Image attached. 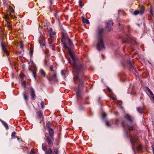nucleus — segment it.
<instances>
[{"label": "nucleus", "mask_w": 154, "mask_h": 154, "mask_svg": "<svg viewBox=\"0 0 154 154\" xmlns=\"http://www.w3.org/2000/svg\"><path fill=\"white\" fill-rule=\"evenodd\" d=\"M61 41L63 44V48L65 49L67 48L68 49V53L72 60V61L71 59L68 58V60L73 68V72L74 76V82L76 83H79V89L76 91V95H80L79 88L83 85L84 84L83 81L84 79L83 76V66L81 63H79L74 54L71 50L73 46L72 42L68 37L67 33L64 30L62 32Z\"/></svg>", "instance_id": "1"}, {"label": "nucleus", "mask_w": 154, "mask_h": 154, "mask_svg": "<svg viewBox=\"0 0 154 154\" xmlns=\"http://www.w3.org/2000/svg\"><path fill=\"white\" fill-rule=\"evenodd\" d=\"M122 125L125 129L126 135L128 136L130 138L131 142L132 145V148L133 151L135 152L134 144L137 140L136 136L134 135V134L133 135H132V134L136 132L137 130L134 129L131 125L127 126L125 121L122 122Z\"/></svg>", "instance_id": "2"}, {"label": "nucleus", "mask_w": 154, "mask_h": 154, "mask_svg": "<svg viewBox=\"0 0 154 154\" xmlns=\"http://www.w3.org/2000/svg\"><path fill=\"white\" fill-rule=\"evenodd\" d=\"M104 29L102 28H98L97 31L96 42L97 44V49L99 51L105 49V47L104 44L103 35Z\"/></svg>", "instance_id": "3"}, {"label": "nucleus", "mask_w": 154, "mask_h": 154, "mask_svg": "<svg viewBox=\"0 0 154 154\" xmlns=\"http://www.w3.org/2000/svg\"><path fill=\"white\" fill-rule=\"evenodd\" d=\"M55 32L53 31V29L51 28L49 33L50 38L48 39L49 44H51L54 42L56 39L55 36Z\"/></svg>", "instance_id": "4"}, {"label": "nucleus", "mask_w": 154, "mask_h": 154, "mask_svg": "<svg viewBox=\"0 0 154 154\" xmlns=\"http://www.w3.org/2000/svg\"><path fill=\"white\" fill-rule=\"evenodd\" d=\"M145 89H146L150 94V95H149V97L150 99L154 102V95L152 92L148 87H145Z\"/></svg>", "instance_id": "5"}, {"label": "nucleus", "mask_w": 154, "mask_h": 154, "mask_svg": "<svg viewBox=\"0 0 154 154\" xmlns=\"http://www.w3.org/2000/svg\"><path fill=\"white\" fill-rule=\"evenodd\" d=\"M48 79L50 82L52 80H54V81H57V77L56 73H54L52 76L49 77L48 78Z\"/></svg>", "instance_id": "6"}, {"label": "nucleus", "mask_w": 154, "mask_h": 154, "mask_svg": "<svg viewBox=\"0 0 154 154\" xmlns=\"http://www.w3.org/2000/svg\"><path fill=\"white\" fill-rule=\"evenodd\" d=\"M136 42L135 40L133 38H131L129 37L127 40L123 42V43H127L129 44H132L133 42L135 43Z\"/></svg>", "instance_id": "7"}, {"label": "nucleus", "mask_w": 154, "mask_h": 154, "mask_svg": "<svg viewBox=\"0 0 154 154\" xmlns=\"http://www.w3.org/2000/svg\"><path fill=\"white\" fill-rule=\"evenodd\" d=\"M1 46H2V48L3 51L5 53H6L7 55V56L9 54L5 47V45L4 44H3V43L2 42L1 44Z\"/></svg>", "instance_id": "8"}, {"label": "nucleus", "mask_w": 154, "mask_h": 154, "mask_svg": "<svg viewBox=\"0 0 154 154\" xmlns=\"http://www.w3.org/2000/svg\"><path fill=\"white\" fill-rule=\"evenodd\" d=\"M112 25V20H110L109 22L107 23L106 25V28L107 29L108 31H110Z\"/></svg>", "instance_id": "9"}, {"label": "nucleus", "mask_w": 154, "mask_h": 154, "mask_svg": "<svg viewBox=\"0 0 154 154\" xmlns=\"http://www.w3.org/2000/svg\"><path fill=\"white\" fill-rule=\"evenodd\" d=\"M124 117L125 119L129 121L131 123L132 122V117L129 115L128 114H126L124 116Z\"/></svg>", "instance_id": "10"}, {"label": "nucleus", "mask_w": 154, "mask_h": 154, "mask_svg": "<svg viewBox=\"0 0 154 154\" xmlns=\"http://www.w3.org/2000/svg\"><path fill=\"white\" fill-rule=\"evenodd\" d=\"M30 91L31 92L30 95L32 97L31 99L32 100H34L35 97V93L34 91L33 88H31L30 89Z\"/></svg>", "instance_id": "11"}, {"label": "nucleus", "mask_w": 154, "mask_h": 154, "mask_svg": "<svg viewBox=\"0 0 154 154\" xmlns=\"http://www.w3.org/2000/svg\"><path fill=\"white\" fill-rule=\"evenodd\" d=\"M37 114L38 118L39 119H43V116L42 114V112L41 111L38 112L37 113Z\"/></svg>", "instance_id": "12"}, {"label": "nucleus", "mask_w": 154, "mask_h": 154, "mask_svg": "<svg viewBox=\"0 0 154 154\" xmlns=\"http://www.w3.org/2000/svg\"><path fill=\"white\" fill-rule=\"evenodd\" d=\"M145 107L144 106H139L137 108V109L138 111L141 114H142L143 113V110L144 109Z\"/></svg>", "instance_id": "13"}, {"label": "nucleus", "mask_w": 154, "mask_h": 154, "mask_svg": "<svg viewBox=\"0 0 154 154\" xmlns=\"http://www.w3.org/2000/svg\"><path fill=\"white\" fill-rule=\"evenodd\" d=\"M39 42L41 46H44L45 45V40L42 38H39Z\"/></svg>", "instance_id": "14"}, {"label": "nucleus", "mask_w": 154, "mask_h": 154, "mask_svg": "<svg viewBox=\"0 0 154 154\" xmlns=\"http://www.w3.org/2000/svg\"><path fill=\"white\" fill-rule=\"evenodd\" d=\"M48 130L49 133V135L52 138H53L54 134V131H53V130L52 129L49 128H48Z\"/></svg>", "instance_id": "15"}, {"label": "nucleus", "mask_w": 154, "mask_h": 154, "mask_svg": "<svg viewBox=\"0 0 154 154\" xmlns=\"http://www.w3.org/2000/svg\"><path fill=\"white\" fill-rule=\"evenodd\" d=\"M46 140L47 142L48 143V145H49V146H52V142L49 137H47Z\"/></svg>", "instance_id": "16"}, {"label": "nucleus", "mask_w": 154, "mask_h": 154, "mask_svg": "<svg viewBox=\"0 0 154 154\" xmlns=\"http://www.w3.org/2000/svg\"><path fill=\"white\" fill-rule=\"evenodd\" d=\"M127 63L130 66V68L131 69L134 68V66L133 65V63L132 61H130L129 60H127Z\"/></svg>", "instance_id": "17"}, {"label": "nucleus", "mask_w": 154, "mask_h": 154, "mask_svg": "<svg viewBox=\"0 0 154 154\" xmlns=\"http://www.w3.org/2000/svg\"><path fill=\"white\" fill-rule=\"evenodd\" d=\"M23 95L24 100L26 101V102H27L28 99V94L26 93V91H25L24 92Z\"/></svg>", "instance_id": "18"}, {"label": "nucleus", "mask_w": 154, "mask_h": 154, "mask_svg": "<svg viewBox=\"0 0 154 154\" xmlns=\"http://www.w3.org/2000/svg\"><path fill=\"white\" fill-rule=\"evenodd\" d=\"M145 9L144 7L143 6H141L140 7V14L141 15H142L143 14L144 12Z\"/></svg>", "instance_id": "19"}, {"label": "nucleus", "mask_w": 154, "mask_h": 154, "mask_svg": "<svg viewBox=\"0 0 154 154\" xmlns=\"http://www.w3.org/2000/svg\"><path fill=\"white\" fill-rule=\"evenodd\" d=\"M82 20L83 22L84 23H85L87 24H89V21L86 18H84L83 17H82Z\"/></svg>", "instance_id": "20"}, {"label": "nucleus", "mask_w": 154, "mask_h": 154, "mask_svg": "<svg viewBox=\"0 0 154 154\" xmlns=\"http://www.w3.org/2000/svg\"><path fill=\"white\" fill-rule=\"evenodd\" d=\"M33 48L32 47H31L30 48V51H29L30 56L31 57H32V56L33 55Z\"/></svg>", "instance_id": "21"}, {"label": "nucleus", "mask_w": 154, "mask_h": 154, "mask_svg": "<svg viewBox=\"0 0 154 154\" xmlns=\"http://www.w3.org/2000/svg\"><path fill=\"white\" fill-rule=\"evenodd\" d=\"M45 152L46 154H51L52 152V150L50 148H49L48 150L45 151Z\"/></svg>", "instance_id": "22"}, {"label": "nucleus", "mask_w": 154, "mask_h": 154, "mask_svg": "<svg viewBox=\"0 0 154 154\" xmlns=\"http://www.w3.org/2000/svg\"><path fill=\"white\" fill-rule=\"evenodd\" d=\"M2 122L3 124V125H4V126L7 129H8V125L5 122L2 121Z\"/></svg>", "instance_id": "23"}, {"label": "nucleus", "mask_w": 154, "mask_h": 154, "mask_svg": "<svg viewBox=\"0 0 154 154\" xmlns=\"http://www.w3.org/2000/svg\"><path fill=\"white\" fill-rule=\"evenodd\" d=\"M30 71L32 72V75L35 78V79H36V72L35 71H33L32 70H30Z\"/></svg>", "instance_id": "24"}, {"label": "nucleus", "mask_w": 154, "mask_h": 154, "mask_svg": "<svg viewBox=\"0 0 154 154\" xmlns=\"http://www.w3.org/2000/svg\"><path fill=\"white\" fill-rule=\"evenodd\" d=\"M9 9L11 13H14V11L13 8L11 7V6H9Z\"/></svg>", "instance_id": "25"}, {"label": "nucleus", "mask_w": 154, "mask_h": 154, "mask_svg": "<svg viewBox=\"0 0 154 154\" xmlns=\"http://www.w3.org/2000/svg\"><path fill=\"white\" fill-rule=\"evenodd\" d=\"M54 154H58L59 151L57 149H54V152H53Z\"/></svg>", "instance_id": "26"}, {"label": "nucleus", "mask_w": 154, "mask_h": 154, "mask_svg": "<svg viewBox=\"0 0 154 154\" xmlns=\"http://www.w3.org/2000/svg\"><path fill=\"white\" fill-rule=\"evenodd\" d=\"M42 149L44 151H45L46 150L47 148H46V147L45 144H42Z\"/></svg>", "instance_id": "27"}, {"label": "nucleus", "mask_w": 154, "mask_h": 154, "mask_svg": "<svg viewBox=\"0 0 154 154\" xmlns=\"http://www.w3.org/2000/svg\"><path fill=\"white\" fill-rule=\"evenodd\" d=\"M29 63L30 64H31V65H32V66H34V67H35V65L33 61H32L31 60L30 61V62H29Z\"/></svg>", "instance_id": "28"}, {"label": "nucleus", "mask_w": 154, "mask_h": 154, "mask_svg": "<svg viewBox=\"0 0 154 154\" xmlns=\"http://www.w3.org/2000/svg\"><path fill=\"white\" fill-rule=\"evenodd\" d=\"M40 73L41 74L44 75V76H45V71L42 69H41L40 70Z\"/></svg>", "instance_id": "29"}, {"label": "nucleus", "mask_w": 154, "mask_h": 154, "mask_svg": "<svg viewBox=\"0 0 154 154\" xmlns=\"http://www.w3.org/2000/svg\"><path fill=\"white\" fill-rule=\"evenodd\" d=\"M66 72V71L65 70H62L61 71V74L62 75L65 76V73Z\"/></svg>", "instance_id": "30"}, {"label": "nucleus", "mask_w": 154, "mask_h": 154, "mask_svg": "<svg viewBox=\"0 0 154 154\" xmlns=\"http://www.w3.org/2000/svg\"><path fill=\"white\" fill-rule=\"evenodd\" d=\"M138 14H140V12L138 10L135 11L134 13V15H137Z\"/></svg>", "instance_id": "31"}, {"label": "nucleus", "mask_w": 154, "mask_h": 154, "mask_svg": "<svg viewBox=\"0 0 154 154\" xmlns=\"http://www.w3.org/2000/svg\"><path fill=\"white\" fill-rule=\"evenodd\" d=\"M106 124L107 126H110L111 125V122H108L106 121Z\"/></svg>", "instance_id": "32"}, {"label": "nucleus", "mask_w": 154, "mask_h": 154, "mask_svg": "<svg viewBox=\"0 0 154 154\" xmlns=\"http://www.w3.org/2000/svg\"><path fill=\"white\" fill-rule=\"evenodd\" d=\"M111 98L112 99V100H113L115 102L117 101L116 98V97L115 96H112L111 97Z\"/></svg>", "instance_id": "33"}, {"label": "nucleus", "mask_w": 154, "mask_h": 154, "mask_svg": "<svg viewBox=\"0 0 154 154\" xmlns=\"http://www.w3.org/2000/svg\"><path fill=\"white\" fill-rule=\"evenodd\" d=\"M16 132L14 131L13 132L12 134H11V136L12 137H14L15 136V134H16Z\"/></svg>", "instance_id": "34"}, {"label": "nucleus", "mask_w": 154, "mask_h": 154, "mask_svg": "<svg viewBox=\"0 0 154 154\" xmlns=\"http://www.w3.org/2000/svg\"><path fill=\"white\" fill-rule=\"evenodd\" d=\"M141 145L139 146L137 148V150L138 151L141 150Z\"/></svg>", "instance_id": "35"}, {"label": "nucleus", "mask_w": 154, "mask_h": 154, "mask_svg": "<svg viewBox=\"0 0 154 154\" xmlns=\"http://www.w3.org/2000/svg\"><path fill=\"white\" fill-rule=\"evenodd\" d=\"M41 106L42 107V108H43L44 107V103L43 101H42L41 103Z\"/></svg>", "instance_id": "36"}, {"label": "nucleus", "mask_w": 154, "mask_h": 154, "mask_svg": "<svg viewBox=\"0 0 154 154\" xmlns=\"http://www.w3.org/2000/svg\"><path fill=\"white\" fill-rule=\"evenodd\" d=\"M23 45L22 42H20V48L22 49V50H23Z\"/></svg>", "instance_id": "37"}, {"label": "nucleus", "mask_w": 154, "mask_h": 154, "mask_svg": "<svg viewBox=\"0 0 154 154\" xmlns=\"http://www.w3.org/2000/svg\"><path fill=\"white\" fill-rule=\"evenodd\" d=\"M106 116V113H103L102 115V117L103 119H104Z\"/></svg>", "instance_id": "38"}, {"label": "nucleus", "mask_w": 154, "mask_h": 154, "mask_svg": "<svg viewBox=\"0 0 154 154\" xmlns=\"http://www.w3.org/2000/svg\"><path fill=\"white\" fill-rule=\"evenodd\" d=\"M35 152L32 149L31 152L28 154H34Z\"/></svg>", "instance_id": "39"}, {"label": "nucleus", "mask_w": 154, "mask_h": 154, "mask_svg": "<svg viewBox=\"0 0 154 154\" xmlns=\"http://www.w3.org/2000/svg\"><path fill=\"white\" fill-rule=\"evenodd\" d=\"M7 27L8 28H10V23H9V22L8 21L7 22Z\"/></svg>", "instance_id": "40"}, {"label": "nucleus", "mask_w": 154, "mask_h": 154, "mask_svg": "<svg viewBox=\"0 0 154 154\" xmlns=\"http://www.w3.org/2000/svg\"><path fill=\"white\" fill-rule=\"evenodd\" d=\"M79 5L81 7H82V1L81 0H80L79 1Z\"/></svg>", "instance_id": "41"}, {"label": "nucleus", "mask_w": 154, "mask_h": 154, "mask_svg": "<svg viewBox=\"0 0 154 154\" xmlns=\"http://www.w3.org/2000/svg\"><path fill=\"white\" fill-rule=\"evenodd\" d=\"M10 16L11 17L13 18L14 19V18H15V16L14 15H13L11 14H10Z\"/></svg>", "instance_id": "42"}, {"label": "nucleus", "mask_w": 154, "mask_h": 154, "mask_svg": "<svg viewBox=\"0 0 154 154\" xmlns=\"http://www.w3.org/2000/svg\"><path fill=\"white\" fill-rule=\"evenodd\" d=\"M144 97V95L143 94H141V97L140 98V99L141 100L142 99H143Z\"/></svg>", "instance_id": "43"}, {"label": "nucleus", "mask_w": 154, "mask_h": 154, "mask_svg": "<svg viewBox=\"0 0 154 154\" xmlns=\"http://www.w3.org/2000/svg\"><path fill=\"white\" fill-rule=\"evenodd\" d=\"M50 70L51 71H54L53 67L52 66H51L50 67Z\"/></svg>", "instance_id": "44"}, {"label": "nucleus", "mask_w": 154, "mask_h": 154, "mask_svg": "<svg viewBox=\"0 0 154 154\" xmlns=\"http://www.w3.org/2000/svg\"><path fill=\"white\" fill-rule=\"evenodd\" d=\"M150 13L152 15V7H151V6L150 7Z\"/></svg>", "instance_id": "45"}, {"label": "nucleus", "mask_w": 154, "mask_h": 154, "mask_svg": "<svg viewBox=\"0 0 154 154\" xmlns=\"http://www.w3.org/2000/svg\"><path fill=\"white\" fill-rule=\"evenodd\" d=\"M23 85L25 87L26 86V82H23Z\"/></svg>", "instance_id": "46"}, {"label": "nucleus", "mask_w": 154, "mask_h": 154, "mask_svg": "<svg viewBox=\"0 0 154 154\" xmlns=\"http://www.w3.org/2000/svg\"><path fill=\"white\" fill-rule=\"evenodd\" d=\"M108 89L109 92H110L111 91V90L109 88H108Z\"/></svg>", "instance_id": "47"}, {"label": "nucleus", "mask_w": 154, "mask_h": 154, "mask_svg": "<svg viewBox=\"0 0 154 154\" xmlns=\"http://www.w3.org/2000/svg\"><path fill=\"white\" fill-rule=\"evenodd\" d=\"M53 0H50V2L51 4H52V1Z\"/></svg>", "instance_id": "48"}, {"label": "nucleus", "mask_w": 154, "mask_h": 154, "mask_svg": "<svg viewBox=\"0 0 154 154\" xmlns=\"http://www.w3.org/2000/svg\"><path fill=\"white\" fill-rule=\"evenodd\" d=\"M5 17L6 18L8 19V15H5Z\"/></svg>", "instance_id": "49"}, {"label": "nucleus", "mask_w": 154, "mask_h": 154, "mask_svg": "<svg viewBox=\"0 0 154 154\" xmlns=\"http://www.w3.org/2000/svg\"><path fill=\"white\" fill-rule=\"evenodd\" d=\"M152 151H153V153L154 154V148L152 149Z\"/></svg>", "instance_id": "50"}, {"label": "nucleus", "mask_w": 154, "mask_h": 154, "mask_svg": "<svg viewBox=\"0 0 154 154\" xmlns=\"http://www.w3.org/2000/svg\"><path fill=\"white\" fill-rule=\"evenodd\" d=\"M118 113V112H115V114H116V115H117Z\"/></svg>", "instance_id": "51"}, {"label": "nucleus", "mask_w": 154, "mask_h": 154, "mask_svg": "<svg viewBox=\"0 0 154 154\" xmlns=\"http://www.w3.org/2000/svg\"><path fill=\"white\" fill-rule=\"evenodd\" d=\"M52 154H54V153H53Z\"/></svg>", "instance_id": "52"}]
</instances>
